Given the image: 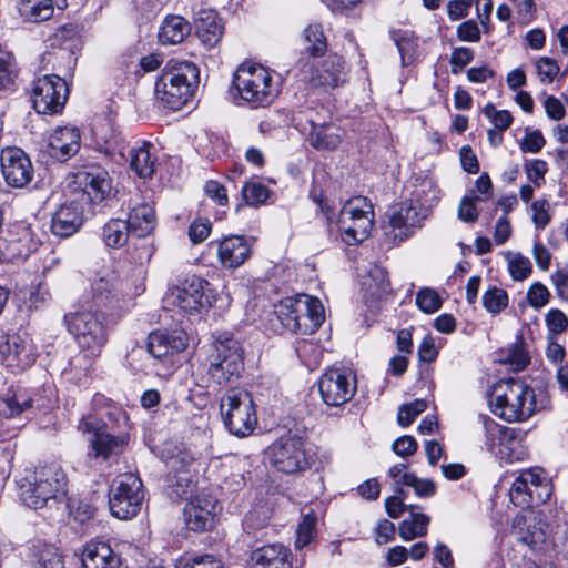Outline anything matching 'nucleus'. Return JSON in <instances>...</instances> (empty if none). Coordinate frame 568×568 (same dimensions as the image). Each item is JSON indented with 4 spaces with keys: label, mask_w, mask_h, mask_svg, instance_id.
<instances>
[{
    "label": "nucleus",
    "mask_w": 568,
    "mask_h": 568,
    "mask_svg": "<svg viewBox=\"0 0 568 568\" xmlns=\"http://www.w3.org/2000/svg\"><path fill=\"white\" fill-rule=\"evenodd\" d=\"M83 224V207L77 202L60 205L51 220V232L58 237H69L77 233Z\"/></svg>",
    "instance_id": "nucleus-26"
},
{
    "label": "nucleus",
    "mask_w": 568,
    "mask_h": 568,
    "mask_svg": "<svg viewBox=\"0 0 568 568\" xmlns=\"http://www.w3.org/2000/svg\"><path fill=\"white\" fill-rule=\"evenodd\" d=\"M546 144L542 133L538 130H526L519 142L520 150L525 153H538Z\"/></svg>",
    "instance_id": "nucleus-54"
},
{
    "label": "nucleus",
    "mask_w": 568,
    "mask_h": 568,
    "mask_svg": "<svg viewBox=\"0 0 568 568\" xmlns=\"http://www.w3.org/2000/svg\"><path fill=\"white\" fill-rule=\"evenodd\" d=\"M513 234L511 223L506 215H501L495 224L493 239L496 245H504Z\"/></svg>",
    "instance_id": "nucleus-60"
},
{
    "label": "nucleus",
    "mask_w": 568,
    "mask_h": 568,
    "mask_svg": "<svg viewBox=\"0 0 568 568\" xmlns=\"http://www.w3.org/2000/svg\"><path fill=\"white\" fill-rule=\"evenodd\" d=\"M81 145V134L78 128L72 125L60 126L53 130L49 138L50 154L67 161L75 155Z\"/></svg>",
    "instance_id": "nucleus-28"
},
{
    "label": "nucleus",
    "mask_w": 568,
    "mask_h": 568,
    "mask_svg": "<svg viewBox=\"0 0 568 568\" xmlns=\"http://www.w3.org/2000/svg\"><path fill=\"white\" fill-rule=\"evenodd\" d=\"M414 475L415 474L407 470V465L403 463L392 466L387 471V476L394 481L396 486L395 489L399 494L402 493V486H408L410 483V478L408 479V477H414Z\"/></svg>",
    "instance_id": "nucleus-58"
},
{
    "label": "nucleus",
    "mask_w": 568,
    "mask_h": 568,
    "mask_svg": "<svg viewBox=\"0 0 568 568\" xmlns=\"http://www.w3.org/2000/svg\"><path fill=\"white\" fill-rule=\"evenodd\" d=\"M143 498L141 479L133 474H124L111 491L110 511L119 519H130L139 513Z\"/></svg>",
    "instance_id": "nucleus-13"
},
{
    "label": "nucleus",
    "mask_w": 568,
    "mask_h": 568,
    "mask_svg": "<svg viewBox=\"0 0 568 568\" xmlns=\"http://www.w3.org/2000/svg\"><path fill=\"white\" fill-rule=\"evenodd\" d=\"M126 223L130 226V231L136 236L150 234L156 224L154 209L148 203L133 206Z\"/></svg>",
    "instance_id": "nucleus-35"
},
{
    "label": "nucleus",
    "mask_w": 568,
    "mask_h": 568,
    "mask_svg": "<svg viewBox=\"0 0 568 568\" xmlns=\"http://www.w3.org/2000/svg\"><path fill=\"white\" fill-rule=\"evenodd\" d=\"M489 406L497 417L508 423H521L544 409L546 402L538 399L534 388L525 382L507 378L493 385Z\"/></svg>",
    "instance_id": "nucleus-1"
},
{
    "label": "nucleus",
    "mask_w": 568,
    "mask_h": 568,
    "mask_svg": "<svg viewBox=\"0 0 568 568\" xmlns=\"http://www.w3.org/2000/svg\"><path fill=\"white\" fill-rule=\"evenodd\" d=\"M428 216L424 210L407 200L389 212V232L395 240L405 241L423 226Z\"/></svg>",
    "instance_id": "nucleus-19"
},
{
    "label": "nucleus",
    "mask_w": 568,
    "mask_h": 568,
    "mask_svg": "<svg viewBox=\"0 0 568 568\" xmlns=\"http://www.w3.org/2000/svg\"><path fill=\"white\" fill-rule=\"evenodd\" d=\"M242 194L247 204L258 205L268 197V190L258 183H246L242 189Z\"/></svg>",
    "instance_id": "nucleus-56"
},
{
    "label": "nucleus",
    "mask_w": 568,
    "mask_h": 568,
    "mask_svg": "<svg viewBox=\"0 0 568 568\" xmlns=\"http://www.w3.org/2000/svg\"><path fill=\"white\" fill-rule=\"evenodd\" d=\"M68 332L74 338L85 357L97 358L109 341L104 315L88 308H80L64 315Z\"/></svg>",
    "instance_id": "nucleus-4"
},
{
    "label": "nucleus",
    "mask_w": 568,
    "mask_h": 568,
    "mask_svg": "<svg viewBox=\"0 0 568 568\" xmlns=\"http://www.w3.org/2000/svg\"><path fill=\"white\" fill-rule=\"evenodd\" d=\"M244 371L243 349L233 338L219 341L214 352L210 355L207 374L217 385L233 383L241 377Z\"/></svg>",
    "instance_id": "nucleus-11"
},
{
    "label": "nucleus",
    "mask_w": 568,
    "mask_h": 568,
    "mask_svg": "<svg viewBox=\"0 0 568 568\" xmlns=\"http://www.w3.org/2000/svg\"><path fill=\"white\" fill-rule=\"evenodd\" d=\"M1 171L6 182L13 187H22L28 184L33 175V168L30 159L19 148L2 150Z\"/></svg>",
    "instance_id": "nucleus-21"
},
{
    "label": "nucleus",
    "mask_w": 568,
    "mask_h": 568,
    "mask_svg": "<svg viewBox=\"0 0 568 568\" xmlns=\"http://www.w3.org/2000/svg\"><path fill=\"white\" fill-rule=\"evenodd\" d=\"M545 321L551 335L561 334L568 328V317L558 308L549 310Z\"/></svg>",
    "instance_id": "nucleus-55"
},
{
    "label": "nucleus",
    "mask_w": 568,
    "mask_h": 568,
    "mask_svg": "<svg viewBox=\"0 0 568 568\" xmlns=\"http://www.w3.org/2000/svg\"><path fill=\"white\" fill-rule=\"evenodd\" d=\"M552 285L556 288L557 295L565 301H568V268L557 270L551 275Z\"/></svg>",
    "instance_id": "nucleus-64"
},
{
    "label": "nucleus",
    "mask_w": 568,
    "mask_h": 568,
    "mask_svg": "<svg viewBox=\"0 0 568 568\" xmlns=\"http://www.w3.org/2000/svg\"><path fill=\"white\" fill-rule=\"evenodd\" d=\"M32 407V400L23 393L8 394L1 399L0 413L7 418H13Z\"/></svg>",
    "instance_id": "nucleus-42"
},
{
    "label": "nucleus",
    "mask_w": 568,
    "mask_h": 568,
    "mask_svg": "<svg viewBox=\"0 0 568 568\" xmlns=\"http://www.w3.org/2000/svg\"><path fill=\"white\" fill-rule=\"evenodd\" d=\"M511 529L516 538L531 549L540 548L549 536L546 516L534 507H523L515 516Z\"/></svg>",
    "instance_id": "nucleus-16"
},
{
    "label": "nucleus",
    "mask_w": 568,
    "mask_h": 568,
    "mask_svg": "<svg viewBox=\"0 0 568 568\" xmlns=\"http://www.w3.org/2000/svg\"><path fill=\"white\" fill-rule=\"evenodd\" d=\"M220 409L226 428L237 437L250 435L257 425L252 395L244 389H229L221 398Z\"/></svg>",
    "instance_id": "nucleus-6"
},
{
    "label": "nucleus",
    "mask_w": 568,
    "mask_h": 568,
    "mask_svg": "<svg viewBox=\"0 0 568 568\" xmlns=\"http://www.w3.org/2000/svg\"><path fill=\"white\" fill-rule=\"evenodd\" d=\"M479 420L485 432L484 444L494 456L507 463L528 459L529 450L515 428L499 425L487 415H480Z\"/></svg>",
    "instance_id": "nucleus-7"
},
{
    "label": "nucleus",
    "mask_w": 568,
    "mask_h": 568,
    "mask_svg": "<svg viewBox=\"0 0 568 568\" xmlns=\"http://www.w3.org/2000/svg\"><path fill=\"white\" fill-rule=\"evenodd\" d=\"M530 219L537 230L546 229L551 222V206L547 199H538L530 204Z\"/></svg>",
    "instance_id": "nucleus-45"
},
{
    "label": "nucleus",
    "mask_w": 568,
    "mask_h": 568,
    "mask_svg": "<svg viewBox=\"0 0 568 568\" xmlns=\"http://www.w3.org/2000/svg\"><path fill=\"white\" fill-rule=\"evenodd\" d=\"M250 568H292L288 550L278 544L260 547L251 555Z\"/></svg>",
    "instance_id": "nucleus-30"
},
{
    "label": "nucleus",
    "mask_w": 568,
    "mask_h": 568,
    "mask_svg": "<svg viewBox=\"0 0 568 568\" xmlns=\"http://www.w3.org/2000/svg\"><path fill=\"white\" fill-rule=\"evenodd\" d=\"M191 33V24L181 16H168L159 30V41L164 45L179 44Z\"/></svg>",
    "instance_id": "nucleus-34"
},
{
    "label": "nucleus",
    "mask_w": 568,
    "mask_h": 568,
    "mask_svg": "<svg viewBox=\"0 0 568 568\" xmlns=\"http://www.w3.org/2000/svg\"><path fill=\"white\" fill-rule=\"evenodd\" d=\"M323 402L328 406H341L352 399L356 392L355 376L351 371L331 368L318 381Z\"/></svg>",
    "instance_id": "nucleus-17"
},
{
    "label": "nucleus",
    "mask_w": 568,
    "mask_h": 568,
    "mask_svg": "<svg viewBox=\"0 0 568 568\" xmlns=\"http://www.w3.org/2000/svg\"><path fill=\"white\" fill-rule=\"evenodd\" d=\"M416 304L424 313L433 314L440 308L442 298L436 291L423 288L417 293Z\"/></svg>",
    "instance_id": "nucleus-51"
},
{
    "label": "nucleus",
    "mask_w": 568,
    "mask_h": 568,
    "mask_svg": "<svg viewBox=\"0 0 568 568\" xmlns=\"http://www.w3.org/2000/svg\"><path fill=\"white\" fill-rule=\"evenodd\" d=\"M0 355L3 364L13 372L30 367L36 359L30 344L18 335L9 336L0 345Z\"/></svg>",
    "instance_id": "nucleus-25"
},
{
    "label": "nucleus",
    "mask_w": 568,
    "mask_h": 568,
    "mask_svg": "<svg viewBox=\"0 0 568 568\" xmlns=\"http://www.w3.org/2000/svg\"><path fill=\"white\" fill-rule=\"evenodd\" d=\"M84 568H119L120 557L103 541H90L82 552Z\"/></svg>",
    "instance_id": "nucleus-29"
},
{
    "label": "nucleus",
    "mask_w": 568,
    "mask_h": 568,
    "mask_svg": "<svg viewBox=\"0 0 568 568\" xmlns=\"http://www.w3.org/2000/svg\"><path fill=\"white\" fill-rule=\"evenodd\" d=\"M375 541L378 545L387 544L392 541L395 537L396 528L395 525L387 520L382 519L378 521L377 526L375 527Z\"/></svg>",
    "instance_id": "nucleus-63"
},
{
    "label": "nucleus",
    "mask_w": 568,
    "mask_h": 568,
    "mask_svg": "<svg viewBox=\"0 0 568 568\" xmlns=\"http://www.w3.org/2000/svg\"><path fill=\"white\" fill-rule=\"evenodd\" d=\"M233 85L239 104L244 103L253 109L268 106L278 93L272 71L257 63H242L233 75Z\"/></svg>",
    "instance_id": "nucleus-3"
},
{
    "label": "nucleus",
    "mask_w": 568,
    "mask_h": 568,
    "mask_svg": "<svg viewBox=\"0 0 568 568\" xmlns=\"http://www.w3.org/2000/svg\"><path fill=\"white\" fill-rule=\"evenodd\" d=\"M212 224L207 219H197L189 227V236L192 243H202L211 233Z\"/></svg>",
    "instance_id": "nucleus-59"
},
{
    "label": "nucleus",
    "mask_w": 568,
    "mask_h": 568,
    "mask_svg": "<svg viewBox=\"0 0 568 568\" xmlns=\"http://www.w3.org/2000/svg\"><path fill=\"white\" fill-rule=\"evenodd\" d=\"M528 180L540 187L545 183V175L548 171V164L544 160H532L525 165Z\"/></svg>",
    "instance_id": "nucleus-57"
},
{
    "label": "nucleus",
    "mask_w": 568,
    "mask_h": 568,
    "mask_svg": "<svg viewBox=\"0 0 568 568\" xmlns=\"http://www.w3.org/2000/svg\"><path fill=\"white\" fill-rule=\"evenodd\" d=\"M219 511L216 499L210 494H197L191 496L185 508L184 516L189 529L203 531L214 526Z\"/></svg>",
    "instance_id": "nucleus-20"
},
{
    "label": "nucleus",
    "mask_w": 568,
    "mask_h": 568,
    "mask_svg": "<svg viewBox=\"0 0 568 568\" xmlns=\"http://www.w3.org/2000/svg\"><path fill=\"white\" fill-rule=\"evenodd\" d=\"M417 506L409 505V516L399 524L398 534L405 541H410L427 534L430 517L416 511Z\"/></svg>",
    "instance_id": "nucleus-36"
},
{
    "label": "nucleus",
    "mask_w": 568,
    "mask_h": 568,
    "mask_svg": "<svg viewBox=\"0 0 568 568\" xmlns=\"http://www.w3.org/2000/svg\"><path fill=\"white\" fill-rule=\"evenodd\" d=\"M171 303L187 314H200L210 310L215 302L212 285L200 276H191L170 290Z\"/></svg>",
    "instance_id": "nucleus-12"
},
{
    "label": "nucleus",
    "mask_w": 568,
    "mask_h": 568,
    "mask_svg": "<svg viewBox=\"0 0 568 568\" xmlns=\"http://www.w3.org/2000/svg\"><path fill=\"white\" fill-rule=\"evenodd\" d=\"M392 448L396 455L400 457H408L413 456L417 452L418 445L414 437L404 435L393 443Z\"/></svg>",
    "instance_id": "nucleus-61"
},
{
    "label": "nucleus",
    "mask_w": 568,
    "mask_h": 568,
    "mask_svg": "<svg viewBox=\"0 0 568 568\" xmlns=\"http://www.w3.org/2000/svg\"><path fill=\"white\" fill-rule=\"evenodd\" d=\"M507 263V271L514 281H524L532 272V264L527 256L519 252L506 251L503 253Z\"/></svg>",
    "instance_id": "nucleus-40"
},
{
    "label": "nucleus",
    "mask_w": 568,
    "mask_h": 568,
    "mask_svg": "<svg viewBox=\"0 0 568 568\" xmlns=\"http://www.w3.org/2000/svg\"><path fill=\"white\" fill-rule=\"evenodd\" d=\"M152 145L143 142L130 152V166L140 178H150L154 173L155 156L151 151Z\"/></svg>",
    "instance_id": "nucleus-38"
},
{
    "label": "nucleus",
    "mask_w": 568,
    "mask_h": 568,
    "mask_svg": "<svg viewBox=\"0 0 568 568\" xmlns=\"http://www.w3.org/2000/svg\"><path fill=\"white\" fill-rule=\"evenodd\" d=\"M33 568H65L63 555L49 544H38L32 548Z\"/></svg>",
    "instance_id": "nucleus-39"
},
{
    "label": "nucleus",
    "mask_w": 568,
    "mask_h": 568,
    "mask_svg": "<svg viewBox=\"0 0 568 568\" xmlns=\"http://www.w3.org/2000/svg\"><path fill=\"white\" fill-rule=\"evenodd\" d=\"M130 226L120 219L110 220L103 229V240L110 247L123 246L129 237Z\"/></svg>",
    "instance_id": "nucleus-41"
},
{
    "label": "nucleus",
    "mask_w": 568,
    "mask_h": 568,
    "mask_svg": "<svg viewBox=\"0 0 568 568\" xmlns=\"http://www.w3.org/2000/svg\"><path fill=\"white\" fill-rule=\"evenodd\" d=\"M526 298L531 307L541 308L549 303L550 292L542 283L535 282L529 286Z\"/></svg>",
    "instance_id": "nucleus-53"
},
{
    "label": "nucleus",
    "mask_w": 568,
    "mask_h": 568,
    "mask_svg": "<svg viewBox=\"0 0 568 568\" xmlns=\"http://www.w3.org/2000/svg\"><path fill=\"white\" fill-rule=\"evenodd\" d=\"M551 494V480L540 467L519 471L509 490L511 501L520 507L544 504L549 500Z\"/></svg>",
    "instance_id": "nucleus-10"
},
{
    "label": "nucleus",
    "mask_w": 568,
    "mask_h": 568,
    "mask_svg": "<svg viewBox=\"0 0 568 568\" xmlns=\"http://www.w3.org/2000/svg\"><path fill=\"white\" fill-rule=\"evenodd\" d=\"M344 61L337 54H328L321 61L303 65L305 78L316 87H337L343 81Z\"/></svg>",
    "instance_id": "nucleus-22"
},
{
    "label": "nucleus",
    "mask_w": 568,
    "mask_h": 568,
    "mask_svg": "<svg viewBox=\"0 0 568 568\" xmlns=\"http://www.w3.org/2000/svg\"><path fill=\"white\" fill-rule=\"evenodd\" d=\"M248 241L240 235L224 237L217 243V260L224 268H237L251 256Z\"/></svg>",
    "instance_id": "nucleus-27"
},
{
    "label": "nucleus",
    "mask_w": 568,
    "mask_h": 568,
    "mask_svg": "<svg viewBox=\"0 0 568 568\" xmlns=\"http://www.w3.org/2000/svg\"><path fill=\"white\" fill-rule=\"evenodd\" d=\"M67 99L68 87L61 77L50 74L34 81L32 102L38 113H58L63 109Z\"/></svg>",
    "instance_id": "nucleus-15"
},
{
    "label": "nucleus",
    "mask_w": 568,
    "mask_h": 568,
    "mask_svg": "<svg viewBox=\"0 0 568 568\" xmlns=\"http://www.w3.org/2000/svg\"><path fill=\"white\" fill-rule=\"evenodd\" d=\"M196 34L207 48H213L220 42L223 34V26L216 12L205 10L199 13Z\"/></svg>",
    "instance_id": "nucleus-33"
},
{
    "label": "nucleus",
    "mask_w": 568,
    "mask_h": 568,
    "mask_svg": "<svg viewBox=\"0 0 568 568\" xmlns=\"http://www.w3.org/2000/svg\"><path fill=\"white\" fill-rule=\"evenodd\" d=\"M483 305L490 314H498L508 305V294L505 290L493 286L483 295Z\"/></svg>",
    "instance_id": "nucleus-44"
},
{
    "label": "nucleus",
    "mask_w": 568,
    "mask_h": 568,
    "mask_svg": "<svg viewBox=\"0 0 568 568\" xmlns=\"http://www.w3.org/2000/svg\"><path fill=\"white\" fill-rule=\"evenodd\" d=\"M343 138V129L334 123L313 124L308 134L311 145L323 151L337 149L342 143Z\"/></svg>",
    "instance_id": "nucleus-31"
},
{
    "label": "nucleus",
    "mask_w": 568,
    "mask_h": 568,
    "mask_svg": "<svg viewBox=\"0 0 568 568\" xmlns=\"http://www.w3.org/2000/svg\"><path fill=\"white\" fill-rule=\"evenodd\" d=\"M74 191L91 202H101L111 194V179L105 169L97 164L85 165L79 169L72 176Z\"/></svg>",
    "instance_id": "nucleus-18"
},
{
    "label": "nucleus",
    "mask_w": 568,
    "mask_h": 568,
    "mask_svg": "<svg viewBox=\"0 0 568 568\" xmlns=\"http://www.w3.org/2000/svg\"><path fill=\"white\" fill-rule=\"evenodd\" d=\"M79 430L84 434H91L89 438L97 456L108 458L112 454H119L128 443V436H114L102 428H97L91 422L83 418L79 424Z\"/></svg>",
    "instance_id": "nucleus-24"
},
{
    "label": "nucleus",
    "mask_w": 568,
    "mask_h": 568,
    "mask_svg": "<svg viewBox=\"0 0 568 568\" xmlns=\"http://www.w3.org/2000/svg\"><path fill=\"white\" fill-rule=\"evenodd\" d=\"M473 51L469 48H456L450 57L452 72L457 74L465 65L473 60Z\"/></svg>",
    "instance_id": "nucleus-62"
},
{
    "label": "nucleus",
    "mask_w": 568,
    "mask_h": 568,
    "mask_svg": "<svg viewBox=\"0 0 568 568\" xmlns=\"http://www.w3.org/2000/svg\"><path fill=\"white\" fill-rule=\"evenodd\" d=\"M270 463L280 471L294 474L308 467L305 444L292 436L274 442L266 452Z\"/></svg>",
    "instance_id": "nucleus-14"
},
{
    "label": "nucleus",
    "mask_w": 568,
    "mask_h": 568,
    "mask_svg": "<svg viewBox=\"0 0 568 568\" xmlns=\"http://www.w3.org/2000/svg\"><path fill=\"white\" fill-rule=\"evenodd\" d=\"M483 113L491 122L494 129L499 131L505 132L514 122V118L509 111L498 110L493 103L486 104L483 109Z\"/></svg>",
    "instance_id": "nucleus-49"
},
{
    "label": "nucleus",
    "mask_w": 568,
    "mask_h": 568,
    "mask_svg": "<svg viewBox=\"0 0 568 568\" xmlns=\"http://www.w3.org/2000/svg\"><path fill=\"white\" fill-rule=\"evenodd\" d=\"M119 278L111 274L108 277H101L99 281L94 283L93 291L98 298L101 300V304H105L103 298L105 300H116L119 298Z\"/></svg>",
    "instance_id": "nucleus-47"
},
{
    "label": "nucleus",
    "mask_w": 568,
    "mask_h": 568,
    "mask_svg": "<svg viewBox=\"0 0 568 568\" xmlns=\"http://www.w3.org/2000/svg\"><path fill=\"white\" fill-rule=\"evenodd\" d=\"M274 312L282 326L295 334H312L324 321L321 301L305 294L282 298L275 304Z\"/></svg>",
    "instance_id": "nucleus-5"
},
{
    "label": "nucleus",
    "mask_w": 568,
    "mask_h": 568,
    "mask_svg": "<svg viewBox=\"0 0 568 568\" xmlns=\"http://www.w3.org/2000/svg\"><path fill=\"white\" fill-rule=\"evenodd\" d=\"M535 67L540 82L546 84L552 83L560 71L557 62L548 57L539 58Z\"/></svg>",
    "instance_id": "nucleus-52"
},
{
    "label": "nucleus",
    "mask_w": 568,
    "mask_h": 568,
    "mask_svg": "<svg viewBox=\"0 0 568 568\" xmlns=\"http://www.w3.org/2000/svg\"><path fill=\"white\" fill-rule=\"evenodd\" d=\"M187 345L189 337L184 331L154 332L149 335L148 351L153 358L169 363L172 366V356L183 352Z\"/></svg>",
    "instance_id": "nucleus-23"
},
{
    "label": "nucleus",
    "mask_w": 568,
    "mask_h": 568,
    "mask_svg": "<svg viewBox=\"0 0 568 568\" xmlns=\"http://www.w3.org/2000/svg\"><path fill=\"white\" fill-rule=\"evenodd\" d=\"M197 68L189 61H169L154 87L155 98L164 108L182 109L193 93Z\"/></svg>",
    "instance_id": "nucleus-2"
},
{
    "label": "nucleus",
    "mask_w": 568,
    "mask_h": 568,
    "mask_svg": "<svg viewBox=\"0 0 568 568\" xmlns=\"http://www.w3.org/2000/svg\"><path fill=\"white\" fill-rule=\"evenodd\" d=\"M18 11L24 21L38 23L49 20L54 7L52 0H19Z\"/></svg>",
    "instance_id": "nucleus-37"
},
{
    "label": "nucleus",
    "mask_w": 568,
    "mask_h": 568,
    "mask_svg": "<svg viewBox=\"0 0 568 568\" xmlns=\"http://www.w3.org/2000/svg\"><path fill=\"white\" fill-rule=\"evenodd\" d=\"M317 518L313 513L305 514L296 530V548L307 546L315 536Z\"/></svg>",
    "instance_id": "nucleus-46"
},
{
    "label": "nucleus",
    "mask_w": 568,
    "mask_h": 568,
    "mask_svg": "<svg viewBox=\"0 0 568 568\" xmlns=\"http://www.w3.org/2000/svg\"><path fill=\"white\" fill-rule=\"evenodd\" d=\"M439 189L432 178L416 179L408 201L429 215L433 207L439 202Z\"/></svg>",
    "instance_id": "nucleus-32"
},
{
    "label": "nucleus",
    "mask_w": 568,
    "mask_h": 568,
    "mask_svg": "<svg viewBox=\"0 0 568 568\" xmlns=\"http://www.w3.org/2000/svg\"><path fill=\"white\" fill-rule=\"evenodd\" d=\"M337 225L339 236L347 245L364 242L374 225L373 205L363 196L347 200L341 209Z\"/></svg>",
    "instance_id": "nucleus-9"
},
{
    "label": "nucleus",
    "mask_w": 568,
    "mask_h": 568,
    "mask_svg": "<svg viewBox=\"0 0 568 568\" xmlns=\"http://www.w3.org/2000/svg\"><path fill=\"white\" fill-rule=\"evenodd\" d=\"M67 476L58 463L36 468L33 480L21 493L23 503L31 508H42L50 499L65 494Z\"/></svg>",
    "instance_id": "nucleus-8"
},
{
    "label": "nucleus",
    "mask_w": 568,
    "mask_h": 568,
    "mask_svg": "<svg viewBox=\"0 0 568 568\" xmlns=\"http://www.w3.org/2000/svg\"><path fill=\"white\" fill-rule=\"evenodd\" d=\"M426 409L427 402L424 399H416L409 404L402 405L397 413V423L402 427H408Z\"/></svg>",
    "instance_id": "nucleus-48"
},
{
    "label": "nucleus",
    "mask_w": 568,
    "mask_h": 568,
    "mask_svg": "<svg viewBox=\"0 0 568 568\" xmlns=\"http://www.w3.org/2000/svg\"><path fill=\"white\" fill-rule=\"evenodd\" d=\"M477 202H481L480 195L467 194L465 195L458 206V219L465 223H475L478 220L479 211Z\"/></svg>",
    "instance_id": "nucleus-50"
},
{
    "label": "nucleus",
    "mask_w": 568,
    "mask_h": 568,
    "mask_svg": "<svg viewBox=\"0 0 568 568\" xmlns=\"http://www.w3.org/2000/svg\"><path fill=\"white\" fill-rule=\"evenodd\" d=\"M304 39L308 43L306 51L312 58L316 59L326 52L327 41L320 24H310L304 30Z\"/></svg>",
    "instance_id": "nucleus-43"
}]
</instances>
